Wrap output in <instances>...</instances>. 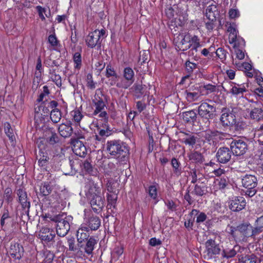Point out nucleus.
I'll list each match as a JSON object with an SVG mask.
<instances>
[{"instance_id": "24", "label": "nucleus", "mask_w": 263, "mask_h": 263, "mask_svg": "<svg viewBox=\"0 0 263 263\" xmlns=\"http://www.w3.org/2000/svg\"><path fill=\"white\" fill-rule=\"evenodd\" d=\"M89 228L85 226H82L77 230V238L78 243H81L85 240H87L89 236Z\"/></svg>"}, {"instance_id": "18", "label": "nucleus", "mask_w": 263, "mask_h": 263, "mask_svg": "<svg viewBox=\"0 0 263 263\" xmlns=\"http://www.w3.org/2000/svg\"><path fill=\"white\" fill-rule=\"evenodd\" d=\"M17 195L18 197V201L21 204L22 208L25 211L28 212L30 207V203L27 197L26 192L23 189H18L17 191Z\"/></svg>"}, {"instance_id": "4", "label": "nucleus", "mask_w": 263, "mask_h": 263, "mask_svg": "<svg viewBox=\"0 0 263 263\" xmlns=\"http://www.w3.org/2000/svg\"><path fill=\"white\" fill-rule=\"evenodd\" d=\"M215 112L216 107L207 102H202L198 106V115L201 118L207 120L206 123L208 122L209 124V120L213 118Z\"/></svg>"}, {"instance_id": "23", "label": "nucleus", "mask_w": 263, "mask_h": 263, "mask_svg": "<svg viewBox=\"0 0 263 263\" xmlns=\"http://www.w3.org/2000/svg\"><path fill=\"white\" fill-rule=\"evenodd\" d=\"M58 129L60 135L64 138L70 137L73 132L70 123L61 124Z\"/></svg>"}, {"instance_id": "20", "label": "nucleus", "mask_w": 263, "mask_h": 263, "mask_svg": "<svg viewBox=\"0 0 263 263\" xmlns=\"http://www.w3.org/2000/svg\"><path fill=\"white\" fill-rule=\"evenodd\" d=\"M72 151L76 155L81 157H84L87 154L86 146L79 140H76L73 142Z\"/></svg>"}, {"instance_id": "64", "label": "nucleus", "mask_w": 263, "mask_h": 263, "mask_svg": "<svg viewBox=\"0 0 263 263\" xmlns=\"http://www.w3.org/2000/svg\"><path fill=\"white\" fill-rule=\"evenodd\" d=\"M229 16L231 18H235L239 15V12L238 10L231 9L229 11Z\"/></svg>"}, {"instance_id": "19", "label": "nucleus", "mask_w": 263, "mask_h": 263, "mask_svg": "<svg viewBox=\"0 0 263 263\" xmlns=\"http://www.w3.org/2000/svg\"><path fill=\"white\" fill-rule=\"evenodd\" d=\"M242 186L247 189H251L252 187H256L257 185V179L256 177L252 175H246L241 179Z\"/></svg>"}, {"instance_id": "34", "label": "nucleus", "mask_w": 263, "mask_h": 263, "mask_svg": "<svg viewBox=\"0 0 263 263\" xmlns=\"http://www.w3.org/2000/svg\"><path fill=\"white\" fill-rule=\"evenodd\" d=\"M134 72L132 68L129 67L125 68L124 70V77L128 81V82L124 85L123 87L127 88L130 86L134 82Z\"/></svg>"}, {"instance_id": "28", "label": "nucleus", "mask_w": 263, "mask_h": 263, "mask_svg": "<svg viewBox=\"0 0 263 263\" xmlns=\"http://www.w3.org/2000/svg\"><path fill=\"white\" fill-rule=\"evenodd\" d=\"M202 183H203L202 182ZM207 186L202 183L200 185L196 184L192 190H191V194L195 196H202L207 193Z\"/></svg>"}, {"instance_id": "26", "label": "nucleus", "mask_w": 263, "mask_h": 263, "mask_svg": "<svg viewBox=\"0 0 263 263\" xmlns=\"http://www.w3.org/2000/svg\"><path fill=\"white\" fill-rule=\"evenodd\" d=\"M38 158V164L39 166L44 170H46V167L48 164L49 158L47 153L42 150L39 151V155L37 156Z\"/></svg>"}, {"instance_id": "30", "label": "nucleus", "mask_w": 263, "mask_h": 263, "mask_svg": "<svg viewBox=\"0 0 263 263\" xmlns=\"http://www.w3.org/2000/svg\"><path fill=\"white\" fill-rule=\"evenodd\" d=\"M217 14V8L216 5L211 4L207 7L205 16L210 21H215Z\"/></svg>"}, {"instance_id": "36", "label": "nucleus", "mask_w": 263, "mask_h": 263, "mask_svg": "<svg viewBox=\"0 0 263 263\" xmlns=\"http://www.w3.org/2000/svg\"><path fill=\"white\" fill-rule=\"evenodd\" d=\"M238 261L240 263H256V257L254 254L238 255Z\"/></svg>"}, {"instance_id": "59", "label": "nucleus", "mask_w": 263, "mask_h": 263, "mask_svg": "<svg viewBox=\"0 0 263 263\" xmlns=\"http://www.w3.org/2000/svg\"><path fill=\"white\" fill-rule=\"evenodd\" d=\"M263 231V228L260 225H256L254 228L252 227L251 237L255 236Z\"/></svg>"}, {"instance_id": "21", "label": "nucleus", "mask_w": 263, "mask_h": 263, "mask_svg": "<svg viewBox=\"0 0 263 263\" xmlns=\"http://www.w3.org/2000/svg\"><path fill=\"white\" fill-rule=\"evenodd\" d=\"M190 48L191 49L189 51L190 55H197L198 51V48L201 47L200 39L197 35L191 36L190 41Z\"/></svg>"}, {"instance_id": "7", "label": "nucleus", "mask_w": 263, "mask_h": 263, "mask_svg": "<svg viewBox=\"0 0 263 263\" xmlns=\"http://www.w3.org/2000/svg\"><path fill=\"white\" fill-rule=\"evenodd\" d=\"M93 103L95 109L92 115L98 116L99 118L105 121L107 119V116L106 112L104 110L106 106L104 102L102 99H97L95 97V99L93 100Z\"/></svg>"}, {"instance_id": "44", "label": "nucleus", "mask_w": 263, "mask_h": 263, "mask_svg": "<svg viewBox=\"0 0 263 263\" xmlns=\"http://www.w3.org/2000/svg\"><path fill=\"white\" fill-rule=\"evenodd\" d=\"M4 198L6 202L9 204L12 202L13 200L12 196V191L10 187H7L4 190Z\"/></svg>"}, {"instance_id": "61", "label": "nucleus", "mask_w": 263, "mask_h": 263, "mask_svg": "<svg viewBox=\"0 0 263 263\" xmlns=\"http://www.w3.org/2000/svg\"><path fill=\"white\" fill-rule=\"evenodd\" d=\"M149 195L154 199H155L157 196L156 187L154 185L150 186L148 190Z\"/></svg>"}, {"instance_id": "9", "label": "nucleus", "mask_w": 263, "mask_h": 263, "mask_svg": "<svg viewBox=\"0 0 263 263\" xmlns=\"http://www.w3.org/2000/svg\"><path fill=\"white\" fill-rule=\"evenodd\" d=\"M84 221L91 230H96L100 226L101 220L99 217L94 216L89 211H84Z\"/></svg>"}, {"instance_id": "50", "label": "nucleus", "mask_w": 263, "mask_h": 263, "mask_svg": "<svg viewBox=\"0 0 263 263\" xmlns=\"http://www.w3.org/2000/svg\"><path fill=\"white\" fill-rule=\"evenodd\" d=\"M67 245L69 251L74 252L78 250L77 247L75 245V240L73 237H70L67 238Z\"/></svg>"}, {"instance_id": "38", "label": "nucleus", "mask_w": 263, "mask_h": 263, "mask_svg": "<svg viewBox=\"0 0 263 263\" xmlns=\"http://www.w3.org/2000/svg\"><path fill=\"white\" fill-rule=\"evenodd\" d=\"M71 120L76 123H79L83 118L82 113L79 109H75L70 112Z\"/></svg>"}, {"instance_id": "43", "label": "nucleus", "mask_w": 263, "mask_h": 263, "mask_svg": "<svg viewBox=\"0 0 263 263\" xmlns=\"http://www.w3.org/2000/svg\"><path fill=\"white\" fill-rule=\"evenodd\" d=\"M61 113L58 109H53L50 112V119L53 123H58L61 119Z\"/></svg>"}, {"instance_id": "49", "label": "nucleus", "mask_w": 263, "mask_h": 263, "mask_svg": "<svg viewBox=\"0 0 263 263\" xmlns=\"http://www.w3.org/2000/svg\"><path fill=\"white\" fill-rule=\"evenodd\" d=\"M36 9L39 13V16L42 20V21L45 20V17L44 15V14H45L46 17H49L48 14L50 15V11H49L48 13H46V9L45 8L42 7L41 6H37L36 7Z\"/></svg>"}, {"instance_id": "55", "label": "nucleus", "mask_w": 263, "mask_h": 263, "mask_svg": "<svg viewBox=\"0 0 263 263\" xmlns=\"http://www.w3.org/2000/svg\"><path fill=\"white\" fill-rule=\"evenodd\" d=\"M87 80V87L91 89L95 88V83L92 80V76L91 74L88 73L86 77Z\"/></svg>"}, {"instance_id": "47", "label": "nucleus", "mask_w": 263, "mask_h": 263, "mask_svg": "<svg viewBox=\"0 0 263 263\" xmlns=\"http://www.w3.org/2000/svg\"><path fill=\"white\" fill-rule=\"evenodd\" d=\"M182 141L186 145H189L193 147L196 142V138L194 136L190 135L188 137L183 138Z\"/></svg>"}, {"instance_id": "8", "label": "nucleus", "mask_w": 263, "mask_h": 263, "mask_svg": "<svg viewBox=\"0 0 263 263\" xmlns=\"http://www.w3.org/2000/svg\"><path fill=\"white\" fill-rule=\"evenodd\" d=\"M205 255L208 259H212L213 257L220 252L221 249L218 244H216L215 240L213 239L208 240L205 243Z\"/></svg>"}, {"instance_id": "41", "label": "nucleus", "mask_w": 263, "mask_h": 263, "mask_svg": "<svg viewBox=\"0 0 263 263\" xmlns=\"http://www.w3.org/2000/svg\"><path fill=\"white\" fill-rule=\"evenodd\" d=\"M191 214L192 215H197L196 222L201 223L204 221L206 218V215L203 212H200L198 210L193 209Z\"/></svg>"}, {"instance_id": "1", "label": "nucleus", "mask_w": 263, "mask_h": 263, "mask_svg": "<svg viewBox=\"0 0 263 263\" xmlns=\"http://www.w3.org/2000/svg\"><path fill=\"white\" fill-rule=\"evenodd\" d=\"M107 188V212L108 216L114 217L115 213V185L112 180H108L106 183Z\"/></svg>"}, {"instance_id": "63", "label": "nucleus", "mask_w": 263, "mask_h": 263, "mask_svg": "<svg viewBox=\"0 0 263 263\" xmlns=\"http://www.w3.org/2000/svg\"><path fill=\"white\" fill-rule=\"evenodd\" d=\"M203 88L208 91V93H211L215 91L216 87L215 85L208 84L203 86Z\"/></svg>"}, {"instance_id": "32", "label": "nucleus", "mask_w": 263, "mask_h": 263, "mask_svg": "<svg viewBox=\"0 0 263 263\" xmlns=\"http://www.w3.org/2000/svg\"><path fill=\"white\" fill-rule=\"evenodd\" d=\"M222 133L217 130H206L203 136L204 138L209 142L217 140L221 137Z\"/></svg>"}, {"instance_id": "15", "label": "nucleus", "mask_w": 263, "mask_h": 263, "mask_svg": "<svg viewBox=\"0 0 263 263\" xmlns=\"http://www.w3.org/2000/svg\"><path fill=\"white\" fill-rule=\"evenodd\" d=\"M24 252V248L22 245L15 242L11 243L9 253L12 258L20 259L23 256Z\"/></svg>"}, {"instance_id": "11", "label": "nucleus", "mask_w": 263, "mask_h": 263, "mask_svg": "<svg viewBox=\"0 0 263 263\" xmlns=\"http://www.w3.org/2000/svg\"><path fill=\"white\" fill-rule=\"evenodd\" d=\"M232 154L231 148L222 147L218 149L216 156L219 162L226 163L230 160Z\"/></svg>"}, {"instance_id": "29", "label": "nucleus", "mask_w": 263, "mask_h": 263, "mask_svg": "<svg viewBox=\"0 0 263 263\" xmlns=\"http://www.w3.org/2000/svg\"><path fill=\"white\" fill-rule=\"evenodd\" d=\"M214 183L217 189L223 190L229 185L230 180L228 177L224 176L215 179Z\"/></svg>"}, {"instance_id": "46", "label": "nucleus", "mask_w": 263, "mask_h": 263, "mask_svg": "<svg viewBox=\"0 0 263 263\" xmlns=\"http://www.w3.org/2000/svg\"><path fill=\"white\" fill-rule=\"evenodd\" d=\"M232 128L237 132H240L243 130L246 127V124L245 122L242 121H235L234 122V124H232Z\"/></svg>"}, {"instance_id": "42", "label": "nucleus", "mask_w": 263, "mask_h": 263, "mask_svg": "<svg viewBox=\"0 0 263 263\" xmlns=\"http://www.w3.org/2000/svg\"><path fill=\"white\" fill-rule=\"evenodd\" d=\"M73 61L74 69L79 70L82 66V58L80 53L77 52L73 54Z\"/></svg>"}, {"instance_id": "5", "label": "nucleus", "mask_w": 263, "mask_h": 263, "mask_svg": "<svg viewBox=\"0 0 263 263\" xmlns=\"http://www.w3.org/2000/svg\"><path fill=\"white\" fill-rule=\"evenodd\" d=\"M233 154L238 156L243 155L248 149L247 142L242 139L233 140L230 144Z\"/></svg>"}, {"instance_id": "35", "label": "nucleus", "mask_w": 263, "mask_h": 263, "mask_svg": "<svg viewBox=\"0 0 263 263\" xmlns=\"http://www.w3.org/2000/svg\"><path fill=\"white\" fill-rule=\"evenodd\" d=\"M106 77L109 78V80L107 83L110 86H114L115 84L114 80L115 76V70L114 67L108 65L106 67Z\"/></svg>"}, {"instance_id": "13", "label": "nucleus", "mask_w": 263, "mask_h": 263, "mask_svg": "<svg viewBox=\"0 0 263 263\" xmlns=\"http://www.w3.org/2000/svg\"><path fill=\"white\" fill-rule=\"evenodd\" d=\"M191 35L189 34L184 35L179 34L175 39L174 41L179 50L185 51L190 48V41Z\"/></svg>"}, {"instance_id": "58", "label": "nucleus", "mask_w": 263, "mask_h": 263, "mask_svg": "<svg viewBox=\"0 0 263 263\" xmlns=\"http://www.w3.org/2000/svg\"><path fill=\"white\" fill-rule=\"evenodd\" d=\"M216 55L221 60L226 59L227 51L222 48H218L216 51Z\"/></svg>"}, {"instance_id": "39", "label": "nucleus", "mask_w": 263, "mask_h": 263, "mask_svg": "<svg viewBox=\"0 0 263 263\" xmlns=\"http://www.w3.org/2000/svg\"><path fill=\"white\" fill-rule=\"evenodd\" d=\"M246 91L247 89L245 86L239 84L233 86L230 90L231 93L235 96L242 95L243 92Z\"/></svg>"}, {"instance_id": "31", "label": "nucleus", "mask_w": 263, "mask_h": 263, "mask_svg": "<svg viewBox=\"0 0 263 263\" xmlns=\"http://www.w3.org/2000/svg\"><path fill=\"white\" fill-rule=\"evenodd\" d=\"M182 117L184 122L186 123H194L196 121L197 115L194 110H191L183 112Z\"/></svg>"}, {"instance_id": "57", "label": "nucleus", "mask_w": 263, "mask_h": 263, "mask_svg": "<svg viewBox=\"0 0 263 263\" xmlns=\"http://www.w3.org/2000/svg\"><path fill=\"white\" fill-rule=\"evenodd\" d=\"M256 157H257V163L260 165V168L263 171V149L259 150L258 154L256 155Z\"/></svg>"}, {"instance_id": "53", "label": "nucleus", "mask_w": 263, "mask_h": 263, "mask_svg": "<svg viewBox=\"0 0 263 263\" xmlns=\"http://www.w3.org/2000/svg\"><path fill=\"white\" fill-rule=\"evenodd\" d=\"M43 92L41 93L39 98L37 99V101L38 102L43 101L44 98L49 94V90L47 86H43Z\"/></svg>"}, {"instance_id": "51", "label": "nucleus", "mask_w": 263, "mask_h": 263, "mask_svg": "<svg viewBox=\"0 0 263 263\" xmlns=\"http://www.w3.org/2000/svg\"><path fill=\"white\" fill-rule=\"evenodd\" d=\"M229 172V168L228 167H219L217 169L214 170L213 173L217 177H220L222 175L227 174Z\"/></svg>"}, {"instance_id": "37", "label": "nucleus", "mask_w": 263, "mask_h": 263, "mask_svg": "<svg viewBox=\"0 0 263 263\" xmlns=\"http://www.w3.org/2000/svg\"><path fill=\"white\" fill-rule=\"evenodd\" d=\"M97 240L93 237H90L87 241L85 251L87 254H91L94 250L95 246L97 244Z\"/></svg>"}, {"instance_id": "10", "label": "nucleus", "mask_w": 263, "mask_h": 263, "mask_svg": "<svg viewBox=\"0 0 263 263\" xmlns=\"http://www.w3.org/2000/svg\"><path fill=\"white\" fill-rule=\"evenodd\" d=\"M90 204L95 213H99L104 205V201L100 192L97 191L91 195Z\"/></svg>"}, {"instance_id": "54", "label": "nucleus", "mask_w": 263, "mask_h": 263, "mask_svg": "<svg viewBox=\"0 0 263 263\" xmlns=\"http://www.w3.org/2000/svg\"><path fill=\"white\" fill-rule=\"evenodd\" d=\"M236 254V252L234 249L229 251L223 250L222 253V256L227 258H232L234 257Z\"/></svg>"}, {"instance_id": "2", "label": "nucleus", "mask_w": 263, "mask_h": 263, "mask_svg": "<svg viewBox=\"0 0 263 263\" xmlns=\"http://www.w3.org/2000/svg\"><path fill=\"white\" fill-rule=\"evenodd\" d=\"M63 216H57L55 218L57 222V233L61 237L65 236L70 230V222L72 220V217Z\"/></svg>"}, {"instance_id": "48", "label": "nucleus", "mask_w": 263, "mask_h": 263, "mask_svg": "<svg viewBox=\"0 0 263 263\" xmlns=\"http://www.w3.org/2000/svg\"><path fill=\"white\" fill-rule=\"evenodd\" d=\"M92 125H93L97 128V130L100 136H108L110 135V131L108 129L106 130L100 129V127L98 122L93 121Z\"/></svg>"}, {"instance_id": "45", "label": "nucleus", "mask_w": 263, "mask_h": 263, "mask_svg": "<svg viewBox=\"0 0 263 263\" xmlns=\"http://www.w3.org/2000/svg\"><path fill=\"white\" fill-rule=\"evenodd\" d=\"M171 164L174 169L173 172L175 175L179 176L181 174V169L179 168L180 163L178 160L174 158L172 159Z\"/></svg>"}, {"instance_id": "12", "label": "nucleus", "mask_w": 263, "mask_h": 263, "mask_svg": "<svg viewBox=\"0 0 263 263\" xmlns=\"http://www.w3.org/2000/svg\"><path fill=\"white\" fill-rule=\"evenodd\" d=\"M65 192V191H60L59 189L55 190L52 194L48 197L49 204L51 206L55 208H58L60 203L62 202L64 199L63 195Z\"/></svg>"}, {"instance_id": "6", "label": "nucleus", "mask_w": 263, "mask_h": 263, "mask_svg": "<svg viewBox=\"0 0 263 263\" xmlns=\"http://www.w3.org/2000/svg\"><path fill=\"white\" fill-rule=\"evenodd\" d=\"M128 149L124 143L116 142V160L121 164L127 166L126 162L128 159Z\"/></svg>"}, {"instance_id": "16", "label": "nucleus", "mask_w": 263, "mask_h": 263, "mask_svg": "<svg viewBox=\"0 0 263 263\" xmlns=\"http://www.w3.org/2000/svg\"><path fill=\"white\" fill-rule=\"evenodd\" d=\"M246 203L243 197H236L230 201L229 208L234 212H238L245 208Z\"/></svg>"}, {"instance_id": "17", "label": "nucleus", "mask_w": 263, "mask_h": 263, "mask_svg": "<svg viewBox=\"0 0 263 263\" xmlns=\"http://www.w3.org/2000/svg\"><path fill=\"white\" fill-rule=\"evenodd\" d=\"M184 93L186 95V99L190 102L198 100L202 95L198 87H195L194 88L193 87L190 88L186 90Z\"/></svg>"}, {"instance_id": "25", "label": "nucleus", "mask_w": 263, "mask_h": 263, "mask_svg": "<svg viewBox=\"0 0 263 263\" xmlns=\"http://www.w3.org/2000/svg\"><path fill=\"white\" fill-rule=\"evenodd\" d=\"M58 189V186L55 185H53L50 182H46L41 184L40 186V193L43 196H47L53 192L55 190Z\"/></svg>"}, {"instance_id": "56", "label": "nucleus", "mask_w": 263, "mask_h": 263, "mask_svg": "<svg viewBox=\"0 0 263 263\" xmlns=\"http://www.w3.org/2000/svg\"><path fill=\"white\" fill-rule=\"evenodd\" d=\"M195 195H192L191 194V191L187 190L184 198L189 204H192L195 200Z\"/></svg>"}, {"instance_id": "22", "label": "nucleus", "mask_w": 263, "mask_h": 263, "mask_svg": "<svg viewBox=\"0 0 263 263\" xmlns=\"http://www.w3.org/2000/svg\"><path fill=\"white\" fill-rule=\"evenodd\" d=\"M236 120L235 116L232 112L223 111L220 117V121L223 126H232Z\"/></svg>"}, {"instance_id": "40", "label": "nucleus", "mask_w": 263, "mask_h": 263, "mask_svg": "<svg viewBox=\"0 0 263 263\" xmlns=\"http://www.w3.org/2000/svg\"><path fill=\"white\" fill-rule=\"evenodd\" d=\"M250 117L252 119L258 121L263 117V110L261 108H254L250 112Z\"/></svg>"}, {"instance_id": "62", "label": "nucleus", "mask_w": 263, "mask_h": 263, "mask_svg": "<svg viewBox=\"0 0 263 263\" xmlns=\"http://www.w3.org/2000/svg\"><path fill=\"white\" fill-rule=\"evenodd\" d=\"M48 42L52 46L56 47L58 46V41L55 35L51 34L48 37Z\"/></svg>"}, {"instance_id": "60", "label": "nucleus", "mask_w": 263, "mask_h": 263, "mask_svg": "<svg viewBox=\"0 0 263 263\" xmlns=\"http://www.w3.org/2000/svg\"><path fill=\"white\" fill-rule=\"evenodd\" d=\"M186 69L188 72H192L196 68L197 65L195 63H192L187 61L185 63Z\"/></svg>"}, {"instance_id": "33", "label": "nucleus", "mask_w": 263, "mask_h": 263, "mask_svg": "<svg viewBox=\"0 0 263 263\" xmlns=\"http://www.w3.org/2000/svg\"><path fill=\"white\" fill-rule=\"evenodd\" d=\"M237 230L245 237H251L252 226L250 223H243L237 227Z\"/></svg>"}, {"instance_id": "52", "label": "nucleus", "mask_w": 263, "mask_h": 263, "mask_svg": "<svg viewBox=\"0 0 263 263\" xmlns=\"http://www.w3.org/2000/svg\"><path fill=\"white\" fill-rule=\"evenodd\" d=\"M115 142L111 141L107 143L106 150L110 155H115Z\"/></svg>"}, {"instance_id": "3", "label": "nucleus", "mask_w": 263, "mask_h": 263, "mask_svg": "<svg viewBox=\"0 0 263 263\" xmlns=\"http://www.w3.org/2000/svg\"><path fill=\"white\" fill-rule=\"evenodd\" d=\"M105 33L104 29L100 30L96 29L89 33L85 39V42L87 46L92 48L97 46H100L102 38L105 36Z\"/></svg>"}, {"instance_id": "14", "label": "nucleus", "mask_w": 263, "mask_h": 263, "mask_svg": "<svg viewBox=\"0 0 263 263\" xmlns=\"http://www.w3.org/2000/svg\"><path fill=\"white\" fill-rule=\"evenodd\" d=\"M55 236L54 231L46 227H42L38 233V237L45 243L52 241Z\"/></svg>"}, {"instance_id": "27", "label": "nucleus", "mask_w": 263, "mask_h": 263, "mask_svg": "<svg viewBox=\"0 0 263 263\" xmlns=\"http://www.w3.org/2000/svg\"><path fill=\"white\" fill-rule=\"evenodd\" d=\"M228 32H229V42L230 44H233V48L237 47L236 41L237 37V31L235 25L230 24L228 27Z\"/></svg>"}]
</instances>
